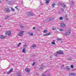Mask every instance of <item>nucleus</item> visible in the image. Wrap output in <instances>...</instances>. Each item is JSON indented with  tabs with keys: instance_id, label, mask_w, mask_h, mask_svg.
<instances>
[{
	"instance_id": "f257e3e1",
	"label": "nucleus",
	"mask_w": 76,
	"mask_h": 76,
	"mask_svg": "<svg viewBox=\"0 0 76 76\" xmlns=\"http://www.w3.org/2000/svg\"><path fill=\"white\" fill-rule=\"evenodd\" d=\"M53 19H54V18H51L50 17L47 19L46 20V22H50V21H51L52 20H53Z\"/></svg>"
},
{
	"instance_id": "f03ea898",
	"label": "nucleus",
	"mask_w": 76,
	"mask_h": 76,
	"mask_svg": "<svg viewBox=\"0 0 76 76\" xmlns=\"http://www.w3.org/2000/svg\"><path fill=\"white\" fill-rule=\"evenodd\" d=\"M4 10L6 13H9L10 12V10L9 8H6Z\"/></svg>"
},
{
	"instance_id": "7ed1b4c3",
	"label": "nucleus",
	"mask_w": 76,
	"mask_h": 76,
	"mask_svg": "<svg viewBox=\"0 0 76 76\" xmlns=\"http://www.w3.org/2000/svg\"><path fill=\"white\" fill-rule=\"evenodd\" d=\"M71 30L70 29H69L68 32H66V33H65V35H66L67 36H68V35H69V34H70V31ZM68 32L69 33H68Z\"/></svg>"
},
{
	"instance_id": "20e7f679",
	"label": "nucleus",
	"mask_w": 76,
	"mask_h": 76,
	"mask_svg": "<svg viewBox=\"0 0 76 76\" xmlns=\"http://www.w3.org/2000/svg\"><path fill=\"white\" fill-rule=\"evenodd\" d=\"M66 24H65L64 23L62 22L61 23V27H65V26H66Z\"/></svg>"
},
{
	"instance_id": "39448f33",
	"label": "nucleus",
	"mask_w": 76,
	"mask_h": 76,
	"mask_svg": "<svg viewBox=\"0 0 76 76\" xmlns=\"http://www.w3.org/2000/svg\"><path fill=\"white\" fill-rule=\"evenodd\" d=\"M13 70V68H11L10 69V70L8 72H7V74H10V73H11V72H12Z\"/></svg>"
},
{
	"instance_id": "423d86ee",
	"label": "nucleus",
	"mask_w": 76,
	"mask_h": 76,
	"mask_svg": "<svg viewBox=\"0 0 76 76\" xmlns=\"http://www.w3.org/2000/svg\"><path fill=\"white\" fill-rule=\"evenodd\" d=\"M10 33H11L10 31H6L5 33V34L6 35H7V34H8V35H10Z\"/></svg>"
},
{
	"instance_id": "0eeeda50",
	"label": "nucleus",
	"mask_w": 76,
	"mask_h": 76,
	"mask_svg": "<svg viewBox=\"0 0 76 76\" xmlns=\"http://www.w3.org/2000/svg\"><path fill=\"white\" fill-rule=\"evenodd\" d=\"M25 71L27 73H29L30 72V69L29 68H26L25 69Z\"/></svg>"
},
{
	"instance_id": "6e6552de",
	"label": "nucleus",
	"mask_w": 76,
	"mask_h": 76,
	"mask_svg": "<svg viewBox=\"0 0 76 76\" xmlns=\"http://www.w3.org/2000/svg\"><path fill=\"white\" fill-rule=\"evenodd\" d=\"M24 31H21L20 33L18 35L20 37H21V36H22L23 35V33Z\"/></svg>"
},
{
	"instance_id": "1a4fd4ad",
	"label": "nucleus",
	"mask_w": 76,
	"mask_h": 76,
	"mask_svg": "<svg viewBox=\"0 0 76 76\" xmlns=\"http://www.w3.org/2000/svg\"><path fill=\"white\" fill-rule=\"evenodd\" d=\"M36 48V45L35 44L31 46V48Z\"/></svg>"
},
{
	"instance_id": "9d476101",
	"label": "nucleus",
	"mask_w": 76,
	"mask_h": 76,
	"mask_svg": "<svg viewBox=\"0 0 76 76\" xmlns=\"http://www.w3.org/2000/svg\"><path fill=\"white\" fill-rule=\"evenodd\" d=\"M57 54H62L63 52H62L61 50H59L57 52Z\"/></svg>"
},
{
	"instance_id": "9b49d317",
	"label": "nucleus",
	"mask_w": 76,
	"mask_h": 76,
	"mask_svg": "<svg viewBox=\"0 0 76 76\" xmlns=\"http://www.w3.org/2000/svg\"><path fill=\"white\" fill-rule=\"evenodd\" d=\"M76 74L75 73H71L69 74V76H72V75H75Z\"/></svg>"
},
{
	"instance_id": "f8f14e48",
	"label": "nucleus",
	"mask_w": 76,
	"mask_h": 76,
	"mask_svg": "<svg viewBox=\"0 0 76 76\" xmlns=\"http://www.w3.org/2000/svg\"><path fill=\"white\" fill-rule=\"evenodd\" d=\"M43 64H42L40 66V69H44V66H43Z\"/></svg>"
},
{
	"instance_id": "ddd939ff",
	"label": "nucleus",
	"mask_w": 76,
	"mask_h": 76,
	"mask_svg": "<svg viewBox=\"0 0 76 76\" xmlns=\"http://www.w3.org/2000/svg\"><path fill=\"white\" fill-rule=\"evenodd\" d=\"M50 0H46V4H48L50 3Z\"/></svg>"
},
{
	"instance_id": "4468645a",
	"label": "nucleus",
	"mask_w": 76,
	"mask_h": 76,
	"mask_svg": "<svg viewBox=\"0 0 76 76\" xmlns=\"http://www.w3.org/2000/svg\"><path fill=\"white\" fill-rule=\"evenodd\" d=\"M50 34H51V33H47L45 34H43V36H46L47 37V36H48V35H50Z\"/></svg>"
},
{
	"instance_id": "2eb2a0df",
	"label": "nucleus",
	"mask_w": 76,
	"mask_h": 76,
	"mask_svg": "<svg viewBox=\"0 0 76 76\" xmlns=\"http://www.w3.org/2000/svg\"><path fill=\"white\" fill-rule=\"evenodd\" d=\"M1 39H4V38H5V37L3 36V35H2L1 36Z\"/></svg>"
},
{
	"instance_id": "dca6fc26",
	"label": "nucleus",
	"mask_w": 76,
	"mask_h": 76,
	"mask_svg": "<svg viewBox=\"0 0 76 76\" xmlns=\"http://www.w3.org/2000/svg\"><path fill=\"white\" fill-rule=\"evenodd\" d=\"M10 8L12 12H15V9L12 8V7H11Z\"/></svg>"
},
{
	"instance_id": "f3484780",
	"label": "nucleus",
	"mask_w": 76,
	"mask_h": 76,
	"mask_svg": "<svg viewBox=\"0 0 76 76\" xmlns=\"http://www.w3.org/2000/svg\"><path fill=\"white\" fill-rule=\"evenodd\" d=\"M62 6L64 8H65L66 7V5L64 4H62Z\"/></svg>"
},
{
	"instance_id": "a211bd4d",
	"label": "nucleus",
	"mask_w": 76,
	"mask_h": 76,
	"mask_svg": "<svg viewBox=\"0 0 76 76\" xmlns=\"http://www.w3.org/2000/svg\"><path fill=\"white\" fill-rule=\"evenodd\" d=\"M59 20H61L63 19V17H60L59 18Z\"/></svg>"
},
{
	"instance_id": "6ab92c4d",
	"label": "nucleus",
	"mask_w": 76,
	"mask_h": 76,
	"mask_svg": "<svg viewBox=\"0 0 76 76\" xmlns=\"http://www.w3.org/2000/svg\"><path fill=\"white\" fill-rule=\"evenodd\" d=\"M56 5L55 3H53L52 4V6H53V7H54V6Z\"/></svg>"
},
{
	"instance_id": "aec40b11",
	"label": "nucleus",
	"mask_w": 76,
	"mask_h": 76,
	"mask_svg": "<svg viewBox=\"0 0 76 76\" xmlns=\"http://www.w3.org/2000/svg\"><path fill=\"white\" fill-rule=\"evenodd\" d=\"M17 76H22V75L20 73H19L17 75Z\"/></svg>"
},
{
	"instance_id": "412c9836",
	"label": "nucleus",
	"mask_w": 76,
	"mask_h": 76,
	"mask_svg": "<svg viewBox=\"0 0 76 76\" xmlns=\"http://www.w3.org/2000/svg\"><path fill=\"white\" fill-rule=\"evenodd\" d=\"M61 38H57V41H61Z\"/></svg>"
},
{
	"instance_id": "4be33fe9",
	"label": "nucleus",
	"mask_w": 76,
	"mask_h": 76,
	"mask_svg": "<svg viewBox=\"0 0 76 76\" xmlns=\"http://www.w3.org/2000/svg\"><path fill=\"white\" fill-rule=\"evenodd\" d=\"M29 35H31V36H32V35H34V34L32 33H29Z\"/></svg>"
},
{
	"instance_id": "5701e85b",
	"label": "nucleus",
	"mask_w": 76,
	"mask_h": 76,
	"mask_svg": "<svg viewBox=\"0 0 76 76\" xmlns=\"http://www.w3.org/2000/svg\"><path fill=\"white\" fill-rule=\"evenodd\" d=\"M34 15V14L32 13H30V16H32Z\"/></svg>"
},
{
	"instance_id": "b1692460",
	"label": "nucleus",
	"mask_w": 76,
	"mask_h": 76,
	"mask_svg": "<svg viewBox=\"0 0 76 76\" xmlns=\"http://www.w3.org/2000/svg\"><path fill=\"white\" fill-rule=\"evenodd\" d=\"M22 51L23 53H25V49L23 48V50Z\"/></svg>"
},
{
	"instance_id": "393cba45",
	"label": "nucleus",
	"mask_w": 76,
	"mask_h": 76,
	"mask_svg": "<svg viewBox=\"0 0 76 76\" xmlns=\"http://www.w3.org/2000/svg\"><path fill=\"white\" fill-rule=\"evenodd\" d=\"M72 58H67V60H72Z\"/></svg>"
},
{
	"instance_id": "a878e982",
	"label": "nucleus",
	"mask_w": 76,
	"mask_h": 76,
	"mask_svg": "<svg viewBox=\"0 0 76 76\" xmlns=\"http://www.w3.org/2000/svg\"><path fill=\"white\" fill-rule=\"evenodd\" d=\"M9 18V16H8L5 17V19H8V18Z\"/></svg>"
},
{
	"instance_id": "bb28decb",
	"label": "nucleus",
	"mask_w": 76,
	"mask_h": 76,
	"mask_svg": "<svg viewBox=\"0 0 76 76\" xmlns=\"http://www.w3.org/2000/svg\"><path fill=\"white\" fill-rule=\"evenodd\" d=\"M70 3L72 4H74V2H73L72 1H70Z\"/></svg>"
},
{
	"instance_id": "cd10ccee",
	"label": "nucleus",
	"mask_w": 76,
	"mask_h": 76,
	"mask_svg": "<svg viewBox=\"0 0 76 76\" xmlns=\"http://www.w3.org/2000/svg\"><path fill=\"white\" fill-rule=\"evenodd\" d=\"M53 55H54V56H57V54L56 53H54Z\"/></svg>"
},
{
	"instance_id": "c85d7f7f",
	"label": "nucleus",
	"mask_w": 76,
	"mask_h": 76,
	"mask_svg": "<svg viewBox=\"0 0 76 76\" xmlns=\"http://www.w3.org/2000/svg\"><path fill=\"white\" fill-rule=\"evenodd\" d=\"M21 44L22 43H19L18 45V47H19L20 44Z\"/></svg>"
},
{
	"instance_id": "c756f323",
	"label": "nucleus",
	"mask_w": 76,
	"mask_h": 76,
	"mask_svg": "<svg viewBox=\"0 0 76 76\" xmlns=\"http://www.w3.org/2000/svg\"><path fill=\"white\" fill-rule=\"evenodd\" d=\"M66 20L67 22H68L69 21V19L68 18H66Z\"/></svg>"
},
{
	"instance_id": "7c9ffc66",
	"label": "nucleus",
	"mask_w": 76,
	"mask_h": 76,
	"mask_svg": "<svg viewBox=\"0 0 76 76\" xmlns=\"http://www.w3.org/2000/svg\"><path fill=\"white\" fill-rule=\"evenodd\" d=\"M62 3H58V4L59 5V6H61V5H62Z\"/></svg>"
},
{
	"instance_id": "2f4dec72",
	"label": "nucleus",
	"mask_w": 76,
	"mask_h": 76,
	"mask_svg": "<svg viewBox=\"0 0 76 76\" xmlns=\"http://www.w3.org/2000/svg\"><path fill=\"white\" fill-rule=\"evenodd\" d=\"M51 44H56L55 43V42H53L51 43Z\"/></svg>"
},
{
	"instance_id": "473e14b6",
	"label": "nucleus",
	"mask_w": 76,
	"mask_h": 76,
	"mask_svg": "<svg viewBox=\"0 0 76 76\" xmlns=\"http://www.w3.org/2000/svg\"><path fill=\"white\" fill-rule=\"evenodd\" d=\"M59 31H63V29H59Z\"/></svg>"
},
{
	"instance_id": "72a5a7b5",
	"label": "nucleus",
	"mask_w": 76,
	"mask_h": 76,
	"mask_svg": "<svg viewBox=\"0 0 76 76\" xmlns=\"http://www.w3.org/2000/svg\"><path fill=\"white\" fill-rule=\"evenodd\" d=\"M43 32L44 33L45 32H47V30H45L43 31Z\"/></svg>"
},
{
	"instance_id": "f704fd0d",
	"label": "nucleus",
	"mask_w": 76,
	"mask_h": 76,
	"mask_svg": "<svg viewBox=\"0 0 76 76\" xmlns=\"http://www.w3.org/2000/svg\"><path fill=\"white\" fill-rule=\"evenodd\" d=\"M71 67V68H73L74 66H73V65H71L70 66Z\"/></svg>"
},
{
	"instance_id": "c9c22d12",
	"label": "nucleus",
	"mask_w": 76,
	"mask_h": 76,
	"mask_svg": "<svg viewBox=\"0 0 76 76\" xmlns=\"http://www.w3.org/2000/svg\"><path fill=\"white\" fill-rule=\"evenodd\" d=\"M66 69H69V67H70V66H66Z\"/></svg>"
},
{
	"instance_id": "e433bc0d",
	"label": "nucleus",
	"mask_w": 76,
	"mask_h": 76,
	"mask_svg": "<svg viewBox=\"0 0 76 76\" xmlns=\"http://www.w3.org/2000/svg\"><path fill=\"white\" fill-rule=\"evenodd\" d=\"M35 28H36L35 27H34L33 28V30H35Z\"/></svg>"
},
{
	"instance_id": "4c0bfd02",
	"label": "nucleus",
	"mask_w": 76,
	"mask_h": 76,
	"mask_svg": "<svg viewBox=\"0 0 76 76\" xmlns=\"http://www.w3.org/2000/svg\"><path fill=\"white\" fill-rule=\"evenodd\" d=\"M20 27L21 28H23V26L21 25L20 26Z\"/></svg>"
},
{
	"instance_id": "58836bf2",
	"label": "nucleus",
	"mask_w": 76,
	"mask_h": 76,
	"mask_svg": "<svg viewBox=\"0 0 76 76\" xmlns=\"http://www.w3.org/2000/svg\"><path fill=\"white\" fill-rule=\"evenodd\" d=\"M61 11L63 12L64 11V9L63 8L61 9Z\"/></svg>"
},
{
	"instance_id": "ea45409f",
	"label": "nucleus",
	"mask_w": 76,
	"mask_h": 76,
	"mask_svg": "<svg viewBox=\"0 0 76 76\" xmlns=\"http://www.w3.org/2000/svg\"><path fill=\"white\" fill-rule=\"evenodd\" d=\"M52 29L53 31H54L55 29H56V28H52Z\"/></svg>"
},
{
	"instance_id": "a19ab883",
	"label": "nucleus",
	"mask_w": 76,
	"mask_h": 76,
	"mask_svg": "<svg viewBox=\"0 0 76 76\" xmlns=\"http://www.w3.org/2000/svg\"><path fill=\"white\" fill-rule=\"evenodd\" d=\"M65 18H67V15H65Z\"/></svg>"
},
{
	"instance_id": "79ce46f5",
	"label": "nucleus",
	"mask_w": 76,
	"mask_h": 76,
	"mask_svg": "<svg viewBox=\"0 0 76 76\" xmlns=\"http://www.w3.org/2000/svg\"><path fill=\"white\" fill-rule=\"evenodd\" d=\"M67 69V70H68V71H69L70 70V68H68V69Z\"/></svg>"
},
{
	"instance_id": "37998d69",
	"label": "nucleus",
	"mask_w": 76,
	"mask_h": 76,
	"mask_svg": "<svg viewBox=\"0 0 76 76\" xmlns=\"http://www.w3.org/2000/svg\"><path fill=\"white\" fill-rule=\"evenodd\" d=\"M35 62H34L33 64H32V65L34 66V65H35Z\"/></svg>"
},
{
	"instance_id": "c03bdc74",
	"label": "nucleus",
	"mask_w": 76,
	"mask_h": 76,
	"mask_svg": "<svg viewBox=\"0 0 76 76\" xmlns=\"http://www.w3.org/2000/svg\"><path fill=\"white\" fill-rule=\"evenodd\" d=\"M15 8H16V9H18V7L17 6L15 7Z\"/></svg>"
},
{
	"instance_id": "a18cd8bd",
	"label": "nucleus",
	"mask_w": 76,
	"mask_h": 76,
	"mask_svg": "<svg viewBox=\"0 0 76 76\" xmlns=\"http://www.w3.org/2000/svg\"><path fill=\"white\" fill-rule=\"evenodd\" d=\"M42 76H46L45 75V74H44V75H43Z\"/></svg>"
},
{
	"instance_id": "49530a36",
	"label": "nucleus",
	"mask_w": 76,
	"mask_h": 76,
	"mask_svg": "<svg viewBox=\"0 0 76 76\" xmlns=\"http://www.w3.org/2000/svg\"><path fill=\"white\" fill-rule=\"evenodd\" d=\"M61 67H64V65H62Z\"/></svg>"
},
{
	"instance_id": "de8ad7c7",
	"label": "nucleus",
	"mask_w": 76,
	"mask_h": 76,
	"mask_svg": "<svg viewBox=\"0 0 76 76\" xmlns=\"http://www.w3.org/2000/svg\"><path fill=\"white\" fill-rule=\"evenodd\" d=\"M9 0H7V1H9Z\"/></svg>"
},
{
	"instance_id": "09e8293b",
	"label": "nucleus",
	"mask_w": 76,
	"mask_h": 76,
	"mask_svg": "<svg viewBox=\"0 0 76 76\" xmlns=\"http://www.w3.org/2000/svg\"><path fill=\"white\" fill-rule=\"evenodd\" d=\"M48 76H50V75H48Z\"/></svg>"
},
{
	"instance_id": "8fccbe9b",
	"label": "nucleus",
	"mask_w": 76,
	"mask_h": 76,
	"mask_svg": "<svg viewBox=\"0 0 76 76\" xmlns=\"http://www.w3.org/2000/svg\"><path fill=\"white\" fill-rule=\"evenodd\" d=\"M44 0V1H45V0Z\"/></svg>"
},
{
	"instance_id": "3c124183",
	"label": "nucleus",
	"mask_w": 76,
	"mask_h": 76,
	"mask_svg": "<svg viewBox=\"0 0 76 76\" xmlns=\"http://www.w3.org/2000/svg\"><path fill=\"white\" fill-rule=\"evenodd\" d=\"M0 3H1V2H0Z\"/></svg>"
}]
</instances>
